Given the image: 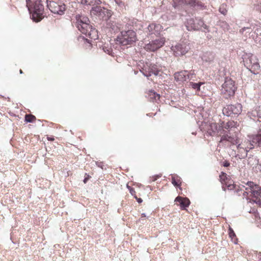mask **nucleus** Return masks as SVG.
I'll use <instances>...</instances> for the list:
<instances>
[{"label":"nucleus","mask_w":261,"mask_h":261,"mask_svg":"<svg viewBox=\"0 0 261 261\" xmlns=\"http://www.w3.org/2000/svg\"><path fill=\"white\" fill-rule=\"evenodd\" d=\"M126 187L128 189L131 195L133 196L134 197L136 196V191L135 189L131 187L130 186H128V185H127Z\"/></svg>","instance_id":"33"},{"label":"nucleus","mask_w":261,"mask_h":261,"mask_svg":"<svg viewBox=\"0 0 261 261\" xmlns=\"http://www.w3.org/2000/svg\"><path fill=\"white\" fill-rule=\"evenodd\" d=\"M85 177L84 179V182L86 183L87 182V181L88 180V179H89L90 176L87 173H86L85 175Z\"/></svg>","instance_id":"36"},{"label":"nucleus","mask_w":261,"mask_h":261,"mask_svg":"<svg viewBox=\"0 0 261 261\" xmlns=\"http://www.w3.org/2000/svg\"><path fill=\"white\" fill-rule=\"evenodd\" d=\"M186 25L188 31H194L196 29V24L193 18L188 19Z\"/></svg>","instance_id":"25"},{"label":"nucleus","mask_w":261,"mask_h":261,"mask_svg":"<svg viewBox=\"0 0 261 261\" xmlns=\"http://www.w3.org/2000/svg\"><path fill=\"white\" fill-rule=\"evenodd\" d=\"M255 185L253 182L248 181L245 186H242L240 190L237 189V193L240 195L241 192L247 199H251Z\"/></svg>","instance_id":"7"},{"label":"nucleus","mask_w":261,"mask_h":261,"mask_svg":"<svg viewBox=\"0 0 261 261\" xmlns=\"http://www.w3.org/2000/svg\"><path fill=\"white\" fill-rule=\"evenodd\" d=\"M251 137L254 146H256L261 148V130H259L257 134L252 135Z\"/></svg>","instance_id":"21"},{"label":"nucleus","mask_w":261,"mask_h":261,"mask_svg":"<svg viewBox=\"0 0 261 261\" xmlns=\"http://www.w3.org/2000/svg\"><path fill=\"white\" fill-rule=\"evenodd\" d=\"M106 53H107L108 54L110 55L112 53V50L111 49H107V51L105 50Z\"/></svg>","instance_id":"44"},{"label":"nucleus","mask_w":261,"mask_h":261,"mask_svg":"<svg viewBox=\"0 0 261 261\" xmlns=\"http://www.w3.org/2000/svg\"><path fill=\"white\" fill-rule=\"evenodd\" d=\"M94 2V0H81V3L85 5H92Z\"/></svg>","instance_id":"32"},{"label":"nucleus","mask_w":261,"mask_h":261,"mask_svg":"<svg viewBox=\"0 0 261 261\" xmlns=\"http://www.w3.org/2000/svg\"><path fill=\"white\" fill-rule=\"evenodd\" d=\"M198 24L199 26V29L204 31L205 30H208V26L206 24H204L202 20H199Z\"/></svg>","instance_id":"31"},{"label":"nucleus","mask_w":261,"mask_h":261,"mask_svg":"<svg viewBox=\"0 0 261 261\" xmlns=\"http://www.w3.org/2000/svg\"><path fill=\"white\" fill-rule=\"evenodd\" d=\"M201 84H201V83H198V84H197V87H196V88H197V91H199V90H200V86H201Z\"/></svg>","instance_id":"43"},{"label":"nucleus","mask_w":261,"mask_h":261,"mask_svg":"<svg viewBox=\"0 0 261 261\" xmlns=\"http://www.w3.org/2000/svg\"><path fill=\"white\" fill-rule=\"evenodd\" d=\"M220 181L221 182L222 185H223L224 183H225L226 181L229 178V176H227V174L222 172L219 175Z\"/></svg>","instance_id":"29"},{"label":"nucleus","mask_w":261,"mask_h":261,"mask_svg":"<svg viewBox=\"0 0 261 261\" xmlns=\"http://www.w3.org/2000/svg\"><path fill=\"white\" fill-rule=\"evenodd\" d=\"M258 169L261 172V163L259 164L258 165Z\"/></svg>","instance_id":"46"},{"label":"nucleus","mask_w":261,"mask_h":261,"mask_svg":"<svg viewBox=\"0 0 261 261\" xmlns=\"http://www.w3.org/2000/svg\"><path fill=\"white\" fill-rule=\"evenodd\" d=\"M146 217V215L145 214H141V218L139 219V221H141V220H144V218Z\"/></svg>","instance_id":"41"},{"label":"nucleus","mask_w":261,"mask_h":261,"mask_svg":"<svg viewBox=\"0 0 261 261\" xmlns=\"http://www.w3.org/2000/svg\"><path fill=\"white\" fill-rule=\"evenodd\" d=\"M148 97L150 100L152 101H157L160 99V95L155 93L153 90H150L148 93Z\"/></svg>","instance_id":"26"},{"label":"nucleus","mask_w":261,"mask_h":261,"mask_svg":"<svg viewBox=\"0 0 261 261\" xmlns=\"http://www.w3.org/2000/svg\"><path fill=\"white\" fill-rule=\"evenodd\" d=\"M228 231L229 236L231 238L232 242H233L234 244H237L238 239L233 229L231 228H229Z\"/></svg>","instance_id":"28"},{"label":"nucleus","mask_w":261,"mask_h":261,"mask_svg":"<svg viewBox=\"0 0 261 261\" xmlns=\"http://www.w3.org/2000/svg\"><path fill=\"white\" fill-rule=\"evenodd\" d=\"M222 128L225 130V134H229V132L232 130L233 128H236L237 127V122L234 121H229L226 123L222 121L220 123Z\"/></svg>","instance_id":"15"},{"label":"nucleus","mask_w":261,"mask_h":261,"mask_svg":"<svg viewBox=\"0 0 261 261\" xmlns=\"http://www.w3.org/2000/svg\"><path fill=\"white\" fill-rule=\"evenodd\" d=\"M36 119V117L32 114H26L25 115V121L27 122H34Z\"/></svg>","instance_id":"30"},{"label":"nucleus","mask_w":261,"mask_h":261,"mask_svg":"<svg viewBox=\"0 0 261 261\" xmlns=\"http://www.w3.org/2000/svg\"><path fill=\"white\" fill-rule=\"evenodd\" d=\"M112 26H111V28H112V29L113 30H114V31H117L119 30H120L119 28H118L117 27H116V28H115L114 25H113V23H112Z\"/></svg>","instance_id":"39"},{"label":"nucleus","mask_w":261,"mask_h":261,"mask_svg":"<svg viewBox=\"0 0 261 261\" xmlns=\"http://www.w3.org/2000/svg\"><path fill=\"white\" fill-rule=\"evenodd\" d=\"M76 28L82 33L87 35L91 39L96 40L98 38L97 31L95 29H92L89 22H85Z\"/></svg>","instance_id":"6"},{"label":"nucleus","mask_w":261,"mask_h":261,"mask_svg":"<svg viewBox=\"0 0 261 261\" xmlns=\"http://www.w3.org/2000/svg\"><path fill=\"white\" fill-rule=\"evenodd\" d=\"M134 198L137 200L138 203H141L143 201L141 198H138L137 196H135Z\"/></svg>","instance_id":"40"},{"label":"nucleus","mask_w":261,"mask_h":261,"mask_svg":"<svg viewBox=\"0 0 261 261\" xmlns=\"http://www.w3.org/2000/svg\"><path fill=\"white\" fill-rule=\"evenodd\" d=\"M92 11L94 14L105 20L108 19L112 16L111 10L100 6L92 8Z\"/></svg>","instance_id":"10"},{"label":"nucleus","mask_w":261,"mask_h":261,"mask_svg":"<svg viewBox=\"0 0 261 261\" xmlns=\"http://www.w3.org/2000/svg\"><path fill=\"white\" fill-rule=\"evenodd\" d=\"M171 50L176 56H180L185 55L190 49L188 45L185 43H178L175 46H172Z\"/></svg>","instance_id":"11"},{"label":"nucleus","mask_w":261,"mask_h":261,"mask_svg":"<svg viewBox=\"0 0 261 261\" xmlns=\"http://www.w3.org/2000/svg\"><path fill=\"white\" fill-rule=\"evenodd\" d=\"M250 139L245 140L238 146V149L240 152H243V150L247 155V152L251 149L255 147L254 144L252 142V138L251 137H249Z\"/></svg>","instance_id":"12"},{"label":"nucleus","mask_w":261,"mask_h":261,"mask_svg":"<svg viewBox=\"0 0 261 261\" xmlns=\"http://www.w3.org/2000/svg\"><path fill=\"white\" fill-rule=\"evenodd\" d=\"M27 7L33 21L39 22L44 17V6L41 0H26Z\"/></svg>","instance_id":"2"},{"label":"nucleus","mask_w":261,"mask_h":261,"mask_svg":"<svg viewBox=\"0 0 261 261\" xmlns=\"http://www.w3.org/2000/svg\"><path fill=\"white\" fill-rule=\"evenodd\" d=\"M237 186L234 184L233 181L231 180L230 178H228L225 182L222 185V188L224 190H226L227 189L229 190H235L236 191L237 189H236Z\"/></svg>","instance_id":"23"},{"label":"nucleus","mask_w":261,"mask_h":261,"mask_svg":"<svg viewBox=\"0 0 261 261\" xmlns=\"http://www.w3.org/2000/svg\"><path fill=\"white\" fill-rule=\"evenodd\" d=\"M261 198V188L257 185H255L251 200L255 202L259 201Z\"/></svg>","instance_id":"18"},{"label":"nucleus","mask_w":261,"mask_h":261,"mask_svg":"<svg viewBox=\"0 0 261 261\" xmlns=\"http://www.w3.org/2000/svg\"><path fill=\"white\" fill-rule=\"evenodd\" d=\"M237 89L234 81L226 77L222 86L221 93L225 98H228L234 95Z\"/></svg>","instance_id":"4"},{"label":"nucleus","mask_w":261,"mask_h":261,"mask_svg":"<svg viewBox=\"0 0 261 261\" xmlns=\"http://www.w3.org/2000/svg\"><path fill=\"white\" fill-rule=\"evenodd\" d=\"M116 42L122 45L132 44L137 41L136 32L132 30L122 31L117 36Z\"/></svg>","instance_id":"3"},{"label":"nucleus","mask_w":261,"mask_h":261,"mask_svg":"<svg viewBox=\"0 0 261 261\" xmlns=\"http://www.w3.org/2000/svg\"><path fill=\"white\" fill-rule=\"evenodd\" d=\"M165 43L164 37L152 40L145 45L144 48L148 51H155L164 46Z\"/></svg>","instance_id":"8"},{"label":"nucleus","mask_w":261,"mask_h":261,"mask_svg":"<svg viewBox=\"0 0 261 261\" xmlns=\"http://www.w3.org/2000/svg\"><path fill=\"white\" fill-rule=\"evenodd\" d=\"M188 5L191 6L195 5V0H174L173 6L176 8L180 5Z\"/></svg>","instance_id":"19"},{"label":"nucleus","mask_w":261,"mask_h":261,"mask_svg":"<svg viewBox=\"0 0 261 261\" xmlns=\"http://www.w3.org/2000/svg\"><path fill=\"white\" fill-rule=\"evenodd\" d=\"M47 140L50 141H53L55 140V139L53 137H47Z\"/></svg>","instance_id":"42"},{"label":"nucleus","mask_w":261,"mask_h":261,"mask_svg":"<svg viewBox=\"0 0 261 261\" xmlns=\"http://www.w3.org/2000/svg\"><path fill=\"white\" fill-rule=\"evenodd\" d=\"M229 165H230V163L227 161H225L223 163V166L224 167H227L229 166Z\"/></svg>","instance_id":"38"},{"label":"nucleus","mask_w":261,"mask_h":261,"mask_svg":"<svg viewBox=\"0 0 261 261\" xmlns=\"http://www.w3.org/2000/svg\"><path fill=\"white\" fill-rule=\"evenodd\" d=\"M250 29V28H249V27H244V28H242L241 29H240L239 32H240V33L241 34H243V33H244V32L246 30H247V29Z\"/></svg>","instance_id":"37"},{"label":"nucleus","mask_w":261,"mask_h":261,"mask_svg":"<svg viewBox=\"0 0 261 261\" xmlns=\"http://www.w3.org/2000/svg\"><path fill=\"white\" fill-rule=\"evenodd\" d=\"M172 184L176 187L180 188L182 183L181 178L178 175L173 174L171 175Z\"/></svg>","instance_id":"24"},{"label":"nucleus","mask_w":261,"mask_h":261,"mask_svg":"<svg viewBox=\"0 0 261 261\" xmlns=\"http://www.w3.org/2000/svg\"><path fill=\"white\" fill-rule=\"evenodd\" d=\"M161 177V175H155L150 177V180L151 182L155 181L158 178Z\"/></svg>","instance_id":"34"},{"label":"nucleus","mask_w":261,"mask_h":261,"mask_svg":"<svg viewBox=\"0 0 261 261\" xmlns=\"http://www.w3.org/2000/svg\"><path fill=\"white\" fill-rule=\"evenodd\" d=\"M174 79L176 81L184 82L187 80V79L191 80L190 75L188 74L187 71H181L180 72L175 73Z\"/></svg>","instance_id":"16"},{"label":"nucleus","mask_w":261,"mask_h":261,"mask_svg":"<svg viewBox=\"0 0 261 261\" xmlns=\"http://www.w3.org/2000/svg\"><path fill=\"white\" fill-rule=\"evenodd\" d=\"M47 6L51 12L59 15L63 14L66 10L65 4L60 0L51 1Z\"/></svg>","instance_id":"5"},{"label":"nucleus","mask_w":261,"mask_h":261,"mask_svg":"<svg viewBox=\"0 0 261 261\" xmlns=\"http://www.w3.org/2000/svg\"><path fill=\"white\" fill-rule=\"evenodd\" d=\"M242 111V106L240 103H237L234 105H230L224 108L223 111V113L228 116L232 115H239L241 114Z\"/></svg>","instance_id":"9"},{"label":"nucleus","mask_w":261,"mask_h":261,"mask_svg":"<svg viewBox=\"0 0 261 261\" xmlns=\"http://www.w3.org/2000/svg\"><path fill=\"white\" fill-rule=\"evenodd\" d=\"M199 128L202 132H206L209 136H220V143L227 141L231 144L237 143V140L233 137L225 134V130L222 128L220 124L216 122L208 123L204 119L199 125Z\"/></svg>","instance_id":"1"},{"label":"nucleus","mask_w":261,"mask_h":261,"mask_svg":"<svg viewBox=\"0 0 261 261\" xmlns=\"http://www.w3.org/2000/svg\"><path fill=\"white\" fill-rule=\"evenodd\" d=\"M192 85V87L194 88V89H196V84L195 83H191Z\"/></svg>","instance_id":"45"},{"label":"nucleus","mask_w":261,"mask_h":261,"mask_svg":"<svg viewBox=\"0 0 261 261\" xmlns=\"http://www.w3.org/2000/svg\"><path fill=\"white\" fill-rule=\"evenodd\" d=\"M223 5H222L219 9V11L221 12V13L225 15L227 13V10L226 9H225Z\"/></svg>","instance_id":"35"},{"label":"nucleus","mask_w":261,"mask_h":261,"mask_svg":"<svg viewBox=\"0 0 261 261\" xmlns=\"http://www.w3.org/2000/svg\"><path fill=\"white\" fill-rule=\"evenodd\" d=\"M76 21L75 22V26L77 27L79 25H82V24L86 22H89L88 18L84 15H76L75 16Z\"/></svg>","instance_id":"20"},{"label":"nucleus","mask_w":261,"mask_h":261,"mask_svg":"<svg viewBox=\"0 0 261 261\" xmlns=\"http://www.w3.org/2000/svg\"><path fill=\"white\" fill-rule=\"evenodd\" d=\"M249 60L252 64L250 67L251 72L254 74L258 73L260 70V65L258 62L257 58L255 56H252L250 57Z\"/></svg>","instance_id":"14"},{"label":"nucleus","mask_w":261,"mask_h":261,"mask_svg":"<svg viewBox=\"0 0 261 261\" xmlns=\"http://www.w3.org/2000/svg\"><path fill=\"white\" fill-rule=\"evenodd\" d=\"M161 71L160 68L156 65H151L149 67V71L148 74H145L146 76H151L152 74L155 75H160V73Z\"/></svg>","instance_id":"22"},{"label":"nucleus","mask_w":261,"mask_h":261,"mask_svg":"<svg viewBox=\"0 0 261 261\" xmlns=\"http://www.w3.org/2000/svg\"><path fill=\"white\" fill-rule=\"evenodd\" d=\"M175 202L176 203L178 202L177 204L180 206L181 208L184 209L186 207H188L190 204V200L187 198H184L180 196L177 197L175 199Z\"/></svg>","instance_id":"17"},{"label":"nucleus","mask_w":261,"mask_h":261,"mask_svg":"<svg viewBox=\"0 0 261 261\" xmlns=\"http://www.w3.org/2000/svg\"><path fill=\"white\" fill-rule=\"evenodd\" d=\"M19 72H20V74L23 73V71H22V70L21 69H20Z\"/></svg>","instance_id":"47"},{"label":"nucleus","mask_w":261,"mask_h":261,"mask_svg":"<svg viewBox=\"0 0 261 261\" xmlns=\"http://www.w3.org/2000/svg\"><path fill=\"white\" fill-rule=\"evenodd\" d=\"M163 28L162 25L159 23H151L148 25L147 27V31L148 34L150 35L160 34V32L163 30Z\"/></svg>","instance_id":"13"},{"label":"nucleus","mask_w":261,"mask_h":261,"mask_svg":"<svg viewBox=\"0 0 261 261\" xmlns=\"http://www.w3.org/2000/svg\"><path fill=\"white\" fill-rule=\"evenodd\" d=\"M81 42L82 43L83 47L86 49H90L92 47V43L89 42V41L87 39H85L84 38H82L81 40Z\"/></svg>","instance_id":"27"}]
</instances>
